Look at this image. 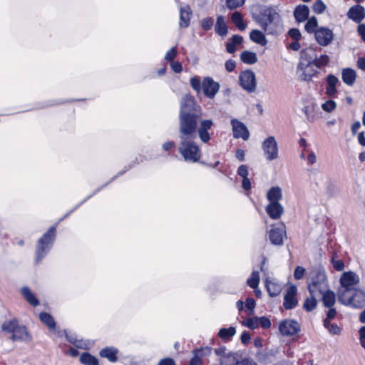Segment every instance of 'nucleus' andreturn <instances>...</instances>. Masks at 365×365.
<instances>
[{
    "label": "nucleus",
    "instance_id": "f257e3e1",
    "mask_svg": "<svg viewBox=\"0 0 365 365\" xmlns=\"http://www.w3.org/2000/svg\"><path fill=\"white\" fill-rule=\"evenodd\" d=\"M201 115L200 107L197 106L193 97L185 95L180 102L179 115L180 138L196 136L198 120Z\"/></svg>",
    "mask_w": 365,
    "mask_h": 365
},
{
    "label": "nucleus",
    "instance_id": "f03ea898",
    "mask_svg": "<svg viewBox=\"0 0 365 365\" xmlns=\"http://www.w3.org/2000/svg\"><path fill=\"white\" fill-rule=\"evenodd\" d=\"M258 22L267 34L277 35L283 30L282 19L275 8L266 9Z\"/></svg>",
    "mask_w": 365,
    "mask_h": 365
},
{
    "label": "nucleus",
    "instance_id": "7ed1b4c3",
    "mask_svg": "<svg viewBox=\"0 0 365 365\" xmlns=\"http://www.w3.org/2000/svg\"><path fill=\"white\" fill-rule=\"evenodd\" d=\"M195 138H180L178 152L182 156L184 160L189 163H196L201 157L200 148L194 141Z\"/></svg>",
    "mask_w": 365,
    "mask_h": 365
},
{
    "label": "nucleus",
    "instance_id": "20e7f679",
    "mask_svg": "<svg viewBox=\"0 0 365 365\" xmlns=\"http://www.w3.org/2000/svg\"><path fill=\"white\" fill-rule=\"evenodd\" d=\"M338 299L342 304L354 309H361L365 306V292L360 288L347 293L338 294Z\"/></svg>",
    "mask_w": 365,
    "mask_h": 365
},
{
    "label": "nucleus",
    "instance_id": "39448f33",
    "mask_svg": "<svg viewBox=\"0 0 365 365\" xmlns=\"http://www.w3.org/2000/svg\"><path fill=\"white\" fill-rule=\"evenodd\" d=\"M328 288L325 272L321 269L314 270L308 285L310 295H318V293L324 292Z\"/></svg>",
    "mask_w": 365,
    "mask_h": 365
},
{
    "label": "nucleus",
    "instance_id": "423d86ee",
    "mask_svg": "<svg viewBox=\"0 0 365 365\" xmlns=\"http://www.w3.org/2000/svg\"><path fill=\"white\" fill-rule=\"evenodd\" d=\"M56 236V227H51L49 230L39 239L36 247V260L40 261L51 250Z\"/></svg>",
    "mask_w": 365,
    "mask_h": 365
},
{
    "label": "nucleus",
    "instance_id": "0eeeda50",
    "mask_svg": "<svg viewBox=\"0 0 365 365\" xmlns=\"http://www.w3.org/2000/svg\"><path fill=\"white\" fill-rule=\"evenodd\" d=\"M339 282L340 287L338 289L337 294L347 293L353 289L359 288L360 277L354 272H344L340 277Z\"/></svg>",
    "mask_w": 365,
    "mask_h": 365
},
{
    "label": "nucleus",
    "instance_id": "6e6552de",
    "mask_svg": "<svg viewBox=\"0 0 365 365\" xmlns=\"http://www.w3.org/2000/svg\"><path fill=\"white\" fill-rule=\"evenodd\" d=\"M318 73L314 63L304 61H299L296 69L297 78L300 81H311Z\"/></svg>",
    "mask_w": 365,
    "mask_h": 365
},
{
    "label": "nucleus",
    "instance_id": "1a4fd4ad",
    "mask_svg": "<svg viewBox=\"0 0 365 365\" xmlns=\"http://www.w3.org/2000/svg\"><path fill=\"white\" fill-rule=\"evenodd\" d=\"M262 148L265 158L273 160L279 157L278 144L274 136H269L262 143Z\"/></svg>",
    "mask_w": 365,
    "mask_h": 365
},
{
    "label": "nucleus",
    "instance_id": "9d476101",
    "mask_svg": "<svg viewBox=\"0 0 365 365\" xmlns=\"http://www.w3.org/2000/svg\"><path fill=\"white\" fill-rule=\"evenodd\" d=\"M240 86L248 93H252L256 90L257 81L255 73L251 70L242 71L239 76Z\"/></svg>",
    "mask_w": 365,
    "mask_h": 365
},
{
    "label": "nucleus",
    "instance_id": "9b49d317",
    "mask_svg": "<svg viewBox=\"0 0 365 365\" xmlns=\"http://www.w3.org/2000/svg\"><path fill=\"white\" fill-rule=\"evenodd\" d=\"M279 330L283 336H294L300 331V325L295 320L286 319L279 323Z\"/></svg>",
    "mask_w": 365,
    "mask_h": 365
},
{
    "label": "nucleus",
    "instance_id": "f8f14e48",
    "mask_svg": "<svg viewBox=\"0 0 365 365\" xmlns=\"http://www.w3.org/2000/svg\"><path fill=\"white\" fill-rule=\"evenodd\" d=\"M213 125L214 123L211 119H203L200 121L196 132L202 143H207L210 140L211 136L209 130L212 129Z\"/></svg>",
    "mask_w": 365,
    "mask_h": 365
},
{
    "label": "nucleus",
    "instance_id": "ddd939ff",
    "mask_svg": "<svg viewBox=\"0 0 365 365\" xmlns=\"http://www.w3.org/2000/svg\"><path fill=\"white\" fill-rule=\"evenodd\" d=\"M230 123L235 138H242L244 140L249 139L250 132L247 126L242 122L237 119H232Z\"/></svg>",
    "mask_w": 365,
    "mask_h": 365
},
{
    "label": "nucleus",
    "instance_id": "4468645a",
    "mask_svg": "<svg viewBox=\"0 0 365 365\" xmlns=\"http://www.w3.org/2000/svg\"><path fill=\"white\" fill-rule=\"evenodd\" d=\"M285 234V226L284 224H280L269 230L268 237L272 245H281Z\"/></svg>",
    "mask_w": 365,
    "mask_h": 365
},
{
    "label": "nucleus",
    "instance_id": "2eb2a0df",
    "mask_svg": "<svg viewBox=\"0 0 365 365\" xmlns=\"http://www.w3.org/2000/svg\"><path fill=\"white\" fill-rule=\"evenodd\" d=\"M202 88L205 96L212 99L219 91L220 85L210 77H205L202 81Z\"/></svg>",
    "mask_w": 365,
    "mask_h": 365
},
{
    "label": "nucleus",
    "instance_id": "dca6fc26",
    "mask_svg": "<svg viewBox=\"0 0 365 365\" xmlns=\"http://www.w3.org/2000/svg\"><path fill=\"white\" fill-rule=\"evenodd\" d=\"M333 37L332 31L327 28L322 27L315 31L316 40L321 46L329 45L332 41Z\"/></svg>",
    "mask_w": 365,
    "mask_h": 365
},
{
    "label": "nucleus",
    "instance_id": "f3484780",
    "mask_svg": "<svg viewBox=\"0 0 365 365\" xmlns=\"http://www.w3.org/2000/svg\"><path fill=\"white\" fill-rule=\"evenodd\" d=\"M215 353L217 356H220V365H230L227 362V359H232L234 363L236 361V357L237 356L235 353L230 351L225 346H220L215 349Z\"/></svg>",
    "mask_w": 365,
    "mask_h": 365
},
{
    "label": "nucleus",
    "instance_id": "a211bd4d",
    "mask_svg": "<svg viewBox=\"0 0 365 365\" xmlns=\"http://www.w3.org/2000/svg\"><path fill=\"white\" fill-rule=\"evenodd\" d=\"M297 287L295 286H291L287 291L284 297V307L287 309H291L294 308L297 304V300L296 299Z\"/></svg>",
    "mask_w": 365,
    "mask_h": 365
},
{
    "label": "nucleus",
    "instance_id": "6ab92c4d",
    "mask_svg": "<svg viewBox=\"0 0 365 365\" xmlns=\"http://www.w3.org/2000/svg\"><path fill=\"white\" fill-rule=\"evenodd\" d=\"M347 16L356 23L361 22L365 18V11L363 6L355 5L349 9Z\"/></svg>",
    "mask_w": 365,
    "mask_h": 365
},
{
    "label": "nucleus",
    "instance_id": "aec40b11",
    "mask_svg": "<svg viewBox=\"0 0 365 365\" xmlns=\"http://www.w3.org/2000/svg\"><path fill=\"white\" fill-rule=\"evenodd\" d=\"M266 212L272 219L277 220L282 215L284 207L279 202H272L267 205Z\"/></svg>",
    "mask_w": 365,
    "mask_h": 365
},
{
    "label": "nucleus",
    "instance_id": "412c9836",
    "mask_svg": "<svg viewBox=\"0 0 365 365\" xmlns=\"http://www.w3.org/2000/svg\"><path fill=\"white\" fill-rule=\"evenodd\" d=\"M11 339L12 341H30L31 340V336L27 331L25 327L19 326V324L16 326L15 331L13 334L11 336Z\"/></svg>",
    "mask_w": 365,
    "mask_h": 365
},
{
    "label": "nucleus",
    "instance_id": "4be33fe9",
    "mask_svg": "<svg viewBox=\"0 0 365 365\" xmlns=\"http://www.w3.org/2000/svg\"><path fill=\"white\" fill-rule=\"evenodd\" d=\"M192 11L188 5L181 6L180 7V26L187 27L190 24Z\"/></svg>",
    "mask_w": 365,
    "mask_h": 365
},
{
    "label": "nucleus",
    "instance_id": "5701e85b",
    "mask_svg": "<svg viewBox=\"0 0 365 365\" xmlns=\"http://www.w3.org/2000/svg\"><path fill=\"white\" fill-rule=\"evenodd\" d=\"M339 82V78L334 75L330 74L327 76L326 93L329 96L333 97L337 93L336 86Z\"/></svg>",
    "mask_w": 365,
    "mask_h": 365
},
{
    "label": "nucleus",
    "instance_id": "b1692460",
    "mask_svg": "<svg viewBox=\"0 0 365 365\" xmlns=\"http://www.w3.org/2000/svg\"><path fill=\"white\" fill-rule=\"evenodd\" d=\"M118 350L113 346H106L102 349L99 354L101 357L107 359L110 362H116L118 360Z\"/></svg>",
    "mask_w": 365,
    "mask_h": 365
},
{
    "label": "nucleus",
    "instance_id": "393cba45",
    "mask_svg": "<svg viewBox=\"0 0 365 365\" xmlns=\"http://www.w3.org/2000/svg\"><path fill=\"white\" fill-rule=\"evenodd\" d=\"M356 78V71L350 68H344L341 71V78L344 83L351 86L354 84Z\"/></svg>",
    "mask_w": 365,
    "mask_h": 365
},
{
    "label": "nucleus",
    "instance_id": "a878e982",
    "mask_svg": "<svg viewBox=\"0 0 365 365\" xmlns=\"http://www.w3.org/2000/svg\"><path fill=\"white\" fill-rule=\"evenodd\" d=\"M266 287L271 297L277 296L282 289V284L276 280L266 279Z\"/></svg>",
    "mask_w": 365,
    "mask_h": 365
},
{
    "label": "nucleus",
    "instance_id": "bb28decb",
    "mask_svg": "<svg viewBox=\"0 0 365 365\" xmlns=\"http://www.w3.org/2000/svg\"><path fill=\"white\" fill-rule=\"evenodd\" d=\"M282 198V190L278 187H272L267 193V199L272 202H279V200Z\"/></svg>",
    "mask_w": 365,
    "mask_h": 365
},
{
    "label": "nucleus",
    "instance_id": "cd10ccee",
    "mask_svg": "<svg viewBox=\"0 0 365 365\" xmlns=\"http://www.w3.org/2000/svg\"><path fill=\"white\" fill-rule=\"evenodd\" d=\"M318 295L322 296V302L324 307L331 308L332 307L336 302V296L334 292L329 289V288L324 292H319Z\"/></svg>",
    "mask_w": 365,
    "mask_h": 365
},
{
    "label": "nucleus",
    "instance_id": "c85d7f7f",
    "mask_svg": "<svg viewBox=\"0 0 365 365\" xmlns=\"http://www.w3.org/2000/svg\"><path fill=\"white\" fill-rule=\"evenodd\" d=\"M309 14V10L306 5L298 6L294 12V17L298 22L304 21L307 19Z\"/></svg>",
    "mask_w": 365,
    "mask_h": 365
},
{
    "label": "nucleus",
    "instance_id": "c756f323",
    "mask_svg": "<svg viewBox=\"0 0 365 365\" xmlns=\"http://www.w3.org/2000/svg\"><path fill=\"white\" fill-rule=\"evenodd\" d=\"M242 43V37L239 35H234L226 44V51L233 53L237 50V46Z\"/></svg>",
    "mask_w": 365,
    "mask_h": 365
},
{
    "label": "nucleus",
    "instance_id": "7c9ffc66",
    "mask_svg": "<svg viewBox=\"0 0 365 365\" xmlns=\"http://www.w3.org/2000/svg\"><path fill=\"white\" fill-rule=\"evenodd\" d=\"M250 38L252 41L261 46H265L267 43L264 34L259 30H252L250 34Z\"/></svg>",
    "mask_w": 365,
    "mask_h": 365
},
{
    "label": "nucleus",
    "instance_id": "2f4dec72",
    "mask_svg": "<svg viewBox=\"0 0 365 365\" xmlns=\"http://www.w3.org/2000/svg\"><path fill=\"white\" fill-rule=\"evenodd\" d=\"M21 294L30 304H31L34 307L38 305L39 302L38 299L36 297V296L34 294V293L31 291V289L29 287H23L21 289Z\"/></svg>",
    "mask_w": 365,
    "mask_h": 365
},
{
    "label": "nucleus",
    "instance_id": "473e14b6",
    "mask_svg": "<svg viewBox=\"0 0 365 365\" xmlns=\"http://www.w3.org/2000/svg\"><path fill=\"white\" fill-rule=\"evenodd\" d=\"M215 32L220 36H224L227 34V26L222 16H217L215 26Z\"/></svg>",
    "mask_w": 365,
    "mask_h": 365
},
{
    "label": "nucleus",
    "instance_id": "72a5a7b5",
    "mask_svg": "<svg viewBox=\"0 0 365 365\" xmlns=\"http://www.w3.org/2000/svg\"><path fill=\"white\" fill-rule=\"evenodd\" d=\"M241 61L247 64H254L257 61V56L255 52L244 51L240 54Z\"/></svg>",
    "mask_w": 365,
    "mask_h": 365
},
{
    "label": "nucleus",
    "instance_id": "f704fd0d",
    "mask_svg": "<svg viewBox=\"0 0 365 365\" xmlns=\"http://www.w3.org/2000/svg\"><path fill=\"white\" fill-rule=\"evenodd\" d=\"M315 55L316 54H315V51L314 49H312L311 48L304 49L300 52V61H304V62H309L310 63H313Z\"/></svg>",
    "mask_w": 365,
    "mask_h": 365
},
{
    "label": "nucleus",
    "instance_id": "c9c22d12",
    "mask_svg": "<svg viewBox=\"0 0 365 365\" xmlns=\"http://www.w3.org/2000/svg\"><path fill=\"white\" fill-rule=\"evenodd\" d=\"M39 318L41 321L45 324L48 328L51 330H55L56 329V322L54 321V319L53 317L46 313V312H42L39 315Z\"/></svg>",
    "mask_w": 365,
    "mask_h": 365
},
{
    "label": "nucleus",
    "instance_id": "e433bc0d",
    "mask_svg": "<svg viewBox=\"0 0 365 365\" xmlns=\"http://www.w3.org/2000/svg\"><path fill=\"white\" fill-rule=\"evenodd\" d=\"M236 334V329L233 327L222 328L218 332V336L224 341L229 340Z\"/></svg>",
    "mask_w": 365,
    "mask_h": 365
},
{
    "label": "nucleus",
    "instance_id": "4c0bfd02",
    "mask_svg": "<svg viewBox=\"0 0 365 365\" xmlns=\"http://www.w3.org/2000/svg\"><path fill=\"white\" fill-rule=\"evenodd\" d=\"M307 175L311 180L314 182V183L319 186V180L323 178V174L321 171L317 168H309L307 169Z\"/></svg>",
    "mask_w": 365,
    "mask_h": 365
},
{
    "label": "nucleus",
    "instance_id": "58836bf2",
    "mask_svg": "<svg viewBox=\"0 0 365 365\" xmlns=\"http://www.w3.org/2000/svg\"><path fill=\"white\" fill-rule=\"evenodd\" d=\"M17 325L18 321L16 319L7 320L2 324L1 330L4 332L13 334Z\"/></svg>",
    "mask_w": 365,
    "mask_h": 365
},
{
    "label": "nucleus",
    "instance_id": "ea45409f",
    "mask_svg": "<svg viewBox=\"0 0 365 365\" xmlns=\"http://www.w3.org/2000/svg\"><path fill=\"white\" fill-rule=\"evenodd\" d=\"M80 361L85 365H98V359L88 353H83L80 356Z\"/></svg>",
    "mask_w": 365,
    "mask_h": 365
},
{
    "label": "nucleus",
    "instance_id": "a19ab883",
    "mask_svg": "<svg viewBox=\"0 0 365 365\" xmlns=\"http://www.w3.org/2000/svg\"><path fill=\"white\" fill-rule=\"evenodd\" d=\"M232 21L235 26L240 30L243 31L246 29V24L243 22L242 16L240 13L235 11L232 14Z\"/></svg>",
    "mask_w": 365,
    "mask_h": 365
},
{
    "label": "nucleus",
    "instance_id": "79ce46f5",
    "mask_svg": "<svg viewBox=\"0 0 365 365\" xmlns=\"http://www.w3.org/2000/svg\"><path fill=\"white\" fill-rule=\"evenodd\" d=\"M259 283V273L258 271H253L247 280V284L251 288H257Z\"/></svg>",
    "mask_w": 365,
    "mask_h": 365
},
{
    "label": "nucleus",
    "instance_id": "37998d69",
    "mask_svg": "<svg viewBox=\"0 0 365 365\" xmlns=\"http://www.w3.org/2000/svg\"><path fill=\"white\" fill-rule=\"evenodd\" d=\"M329 56L327 55H322L319 58L315 56L313 63L315 68L319 71L323 66H325L329 62Z\"/></svg>",
    "mask_w": 365,
    "mask_h": 365
},
{
    "label": "nucleus",
    "instance_id": "c03bdc74",
    "mask_svg": "<svg viewBox=\"0 0 365 365\" xmlns=\"http://www.w3.org/2000/svg\"><path fill=\"white\" fill-rule=\"evenodd\" d=\"M192 354L193 356L190 360V365H202V349H195Z\"/></svg>",
    "mask_w": 365,
    "mask_h": 365
},
{
    "label": "nucleus",
    "instance_id": "a18cd8bd",
    "mask_svg": "<svg viewBox=\"0 0 365 365\" xmlns=\"http://www.w3.org/2000/svg\"><path fill=\"white\" fill-rule=\"evenodd\" d=\"M318 295H311L310 297L307 298L304 304V308L310 312L313 310L317 306V299L316 297Z\"/></svg>",
    "mask_w": 365,
    "mask_h": 365
},
{
    "label": "nucleus",
    "instance_id": "49530a36",
    "mask_svg": "<svg viewBox=\"0 0 365 365\" xmlns=\"http://www.w3.org/2000/svg\"><path fill=\"white\" fill-rule=\"evenodd\" d=\"M317 20L315 17L310 18L307 24H305V30L308 33H315V31L317 30Z\"/></svg>",
    "mask_w": 365,
    "mask_h": 365
},
{
    "label": "nucleus",
    "instance_id": "de8ad7c7",
    "mask_svg": "<svg viewBox=\"0 0 365 365\" xmlns=\"http://www.w3.org/2000/svg\"><path fill=\"white\" fill-rule=\"evenodd\" d=\"M324 325L329 332L332 334H338L340 332V328L335 324H331L328 319L324 320Z\"/></svg>",
    "mask_w": 365,
    "mask_h": 365
},
{
    "label": "nucleus",
    "instance_id": "09e8293b",
    "mask_svg": "<svg viewBox=\"0 0 365 365\" xmlns=\"http://www.w3.org/2000/svg\"><path fill=\"white\" fill-rule=\"evenodd\" d=\"M336 108V103L333 100H328L322 104V108L324 111L331 113Z\"/></svg>",
    "mask_w": 365,
    "mask_h": 365
},
{
    "label": "nucleus",
    "instance_id": "8fccbe9b",
    "mask_svg": "<svg viewBox=\"0 0 365 365\" xmlns=\"http://www.w3.org/2000/svg\"><path fill=\"white\" fill-rule=\"evenodd\" d=\"M190 86L197 93H200L202 89V83L199 76H194L190 78Z\"/></svg>",
    "mask_w": 365,
    "mask_h": 365
},
{
    "label": "nucleus",
    "instance_id": "3c124183",
    "mask_svg": "<svg viewBox=\"0 0 365 365\" xmlns=\"http://www.w3.org/2000/svg\"><path fill=\"white\" fill-rule=\"evenodd\" d=\"M242 324L251 329H255L259 327L258 317L248 318L242 322Z\"/></svg>",
    "mask_w": 365,
    "mask_h": 365
},
{
    "label": "nucleus",
    "instance_id": "603ef678",
    "mask_svg": "<svg viewBox=\"0 0 365 365\" xmlns=\"http://www.w3.org/2000/svg\"><path fill=\"white\" fill-rule=\"evenodd\" d=\"M331 262L336 271H342L344 269V262L341 259H336L335 255L332 256Z\"/></svg>",
    "mask_w": 365,
    "mask_h": 365
},
{
    "label": "nucleus",
    "instance_id": "864d4df0",
    "mask_svg": "<svg viewBox=\"0 0 365 365\" xmlns=\"http://www.w3.org/2000/svg\"><path fill=\"white\" fill-rule=\"evenodd\" d=\"M326 9V5L321 0L317 1L312 6V9L316 14H322Z\"/></svg>",
    "mask_w": 365,
    "mask_h": 365
},
{
    "label": "nucleus",
    "instance_id": "5fc2aeb1",
    "mask_svg": "<svg viewBox=\"0 0 365 365\" xmlns=\"http://www.w3.org/2000/svg\"><path fill=\"white\" fill-rule=\"evenodd\" d=\"M245 0H226L227 6L230 9H234L242 6L245 4Z\"/></svg>",
    "mask_w": 365,
    "mask_h": 365
},
{
    "label": "nucleus",
    "instance_id": "6e6d98bb",
    "mask_svg": "<svg viewBox=\"0 0 365 365\" xmlns=\"http://www.w3.org/2000/svg\"><path fill=\"white\" fill-rule=\"evenodd\" d=\"M63 333L66 334V336L68 338V340L71 343L73 344L76 346L81 349H85L86 344L82 340L77 339L74 336H68L65 331H63Z\"/></svg>",
    "mask_w": 365,
    "mask_h": 365
},
{
    "label": "nucleus",
    "instance_id": "4d7b16f0",
    "mask_svg": "<svg viewBox=\"0 0 365 365\" xmlns=\"http://www.w3.org/2000/svg\"><path fill=\"white\" fill-rule=\"evenodd\" d=\"M177 49L175 47H173L166 53L165 59L170 63L171 61H173V59L177 56Z\"/></svg>",
    "mask_w": 365,
    "mask_h": 365
},
{
    "label": "nucleus",
    "instance_id": "13d9d810",
    "mask_svg": "<svg viewBox=\"0 0 365 365\" xmlns=\"http://www.w3.org/2000/svg\"><path fill=\"white\" fill-rule=\"evenodd\" d=\"M255 306H256V303H255V301L254 300V299H252V298L247 299L246 302H245V307L247 309V310L249 311V313H248L249 314H253L254 309H255Z\"/></svg>",
    "mask_w": 365,
    "mask_h": 365
},
{
    "label": "nucleus",
    "instance_id": "bf43d9fd",
    "mask_svg": "<svg viewBox=\"0 0 365 365\" xmlns=\"http://www.w3.org/2000/svg\"><path fill=\"white\" fill-rule=\"evenodd\" d=\"M214 21L212 18H205L202 21L201 26L204 30H210L213 26Z\"/></svg>",
    "mask_w": 365,
    "mask_h": 365
},
{
    "label": "nucleus",
    "instance_id": "052dcab7",
    "mask_svg": "<svg viewBox=\"0 0 365 365\" xmlns=\"http://www.w3.org/2000/svg\"><path fill=\"white\" fill-rule=\"evenodd\" d=\"M305 272V269L301 266H297L295 268L294 272V277L295 279H301Z\"/></svg>",
    "mask_w": 365,
    "mask_h": 365
},
{
    "label": "nucleus",
    "instance_id": "680f3d73",
    "mask_svg": "<svg viewBox=\"0 0 365 365\" xmlns=\"http://www.w3.org/2000/svg\"><path fill=\"white\" fill-rule=\"evenodd\" d=\"M258 322L259 325L264 329H268L271 326L270 320L265 317H258Z\"/></svg>",
    "mask_w": 365,
    "mask_h": 365
},
{
    "label": "nucleus",
    "instance_id": "e2e57ef3",
    "mask_svg": "<svg viewBox=\"0 0 365 365\" xmlns=\"http://www.w3.org/2000/svg\"><path fill=\"white\" fill-rule=\"evenodd\" d=\"M170 64V67H171L172 70L175 73H180L182 71V66L180 62L171 61Z\"/></svg>",
    "mask_w": 365,
    "mask_h": 365
},
{
    "label": "nucleus",
    "instance_id": "0e129e2a",
    "mask_svg": "<svg viewBox=\"0 0 365 365\" xmlns=\"http://www.w3.org/2000/svg\"><path fill=\"white\" fill-rule=\"evenodd\" d=\"M237 174L241 176L242 178H247L248 175V168L247 165H242L238 168Z\"/></svg>",
    "mask_w": 365,
    "mask_h": 365
},
{
    "label": "nucleus",
    "instance_id": "69168bd1",
    "mask_svg": "<svg viewBox=\"0 0 365 365\" xmlns=\"http://www.w3.org/2000/svg\"><path fill=\"white\" fill-rule=\"evenodd\" d=\"M225 66L228 72H232L236 67V63L235 61L230 59L225 62Z\"/></svg>",
    "mask_w": 365,
    "mask_h": 365
},
{
    "label": "nucleus",
    "instance_id": "338daca9",
    "mask_svg": "<svg viewBox=\"0 0 365 365\" xmlns=\"http://www.w3.org/2000/svg\"><path fill=\"white\" fill-rule=\"evenodd\" d=\"M289 35L294 40L298 41L301 37L299 31L297 29H292L289 31Z\"/></svg>",
    "mask_w": 365,
    "mask_h": 365
},
{
    "label": "nucleus",
    "instance_id": "774afa93",
    "mask_svg": "<svg viewBox=\"0 0 365 365\" xmlns=\"http://www.w3.org/2000/svg\"><path fill=\"white\" fill-rule=\"evenodd\" d=\"M158 365H175V362L172 358L167 357L161 359Z\"/></svg>",
    "mask_w": 365,
    "mask_h": 365
}]
</instances>
